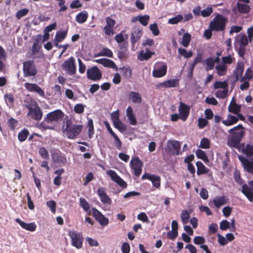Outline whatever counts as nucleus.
Here are the masks:
<instances>
[{"label":"nucleus","instance_id":"obj_1","mask_svg":"<svg viewBox=\"0 0 253 253\" xmlns=\"http://www.w3.org/2000/svg\"><path fill=\"white\" fill-rule=\"evenodd\" d=\"M64 117V113L60 110H56L48 113L44 119V121L54 126V127L61 122Z\"/></svg>","mask_w":253,"mask_h":253},{"label":"nucleus","instance_id":"obj_2","mask_svg":"<svg viewBox=\"0 0 253 253\" xmlns=\"http://www.w3.org/2000/svg\"><path fill=\"white\" fill-rule=\"evenodd\" d=\"M227 19L221 14H218L210 23L211 30L223 31L225 27Z\"/></svg>","mask_w":253,"mask_h":253},{"label":"nucleus","instance_id":"obj_3","mask_svg":"<svg viewBox=\"0 0 253 253\" xmlns=\"http://www.w3.org/2000/svg\"><path fill=\"white\" fill-rule=\"evenodd\" d=\"M82 129V126L73 124L68 122L65 129V133L69 139H74L80 134Z\"/></svg>","mask_w":253,"mask_h":253},{"label":"nucleus","instance_id":"obj_4","mask_svg":"<svg viewBox=\"0 0 253 253\" xmlns=\"http://www.w3.org/2000/svg\"><path fill=\"white\" fill-rule=\"evenodd\" d=\"M69 235L71 239L72 245L78 249H81L84 240L82 235L74 231H69Z\"/></svg>","mask_w":253,"mask_h":253},{"label":"nucleus","instance_id":"obj_5","mask_svg":"<svg viewBox=\"0 0 253 253\" xmlns=\"http://www.w3.org/2000/svg\"><path fill=\"white\" fill-rule=\"evenodd\" d=\"M23 70L24 76L25 77L34 76L37 73L34 62L31 60L23 63Z\"/></svg>","mask_w":253,"mask_h":253},{"label":"nucleus","instance_id":"obj_6","mask_svg":"<svg viewBox=\"0 0 253 253\" xmlns=\"http://www.w3.org/2000/svg\"><path fill=\"white\" fill-rule=\"evenodd\" d=\"M111 117L116 128L122 132L126 130V126L120 120L119 111L118 110L112 112L111 114Z\"/></svg>","mask_w":253,"mask_h":253},{"label":"nucleus","instance_id":"obj_7","mask_svg":"<svg viewBox=\"0 0 253 253\" xmlns=\"http://www.w3.org/2000/svg\"><path fill=\"white\" fill-rule=\"evenodd\" d=\"M130 165L131 168L133 170L135 175L139 176L142 172V167L143 166L142 162L138 157H133L130 162Z\"/></svg>","mask_w":253,"mask_h":253},{"label":"nucleus","instance_id":"obj_8","mask_svg":"<svg viewBox=\"0 0 253 253\" xmlns=\"http://www.w3.org/2000/svg\"><path fill=\"white\" fill-rule=\"evenodd\" d=\"M167 150L171 154L179 155L180 152L181 143L176 140H169L167 142Z\"/></svg>","mask_w":253,"mask_h":253},{"label":"nucleus","instance_id":"obj_9","mask_svg":"<svg viewBox=\"0 0 253 253\" xmlns=\"http://www.w3.org/2000/svg\"><path fill=\"white\" fill-rule=\"evenodd\" d=\"M86 74L87 78L93 81H98L102 77L101 72L96 66L87 69Z\"/></svg>","mask_w":253,"mask_h":253},{"label":"nucleus","instance_id":"obj_10","mask_svg":"<svg viewBox=\"0 0 253 253\" xmlns=\"http://www.w3.org/2000/svg\"><path fill=\"white\" fill-rule=\"evenodd\" d=\"M142 35V30L139 28H135L133 29L130 36V41L132 45V50H135L137 47L135 43L139 41Z\"/></svg>","mask_w":253,"mask_h":253},{"label":"nucleus","instance_id":"obj_11","mask_svg":"<svg viewBox=\"0 0 253 253\" xmlns=\"http://www.w3.org/2000/svg\"><path fill=\"white\" fill-rule=\"evenodd\" d=\"M28 108L29 110L27 114L28 116H30L32 119L37 121L40 120L42 119V113L38 106H28Z\"/></svg>","mask_w":253,"mask_h":253},{"label":"nucleus","instance_id":"obj_12","mask_svg":"<svg viewBox=\"0 0 253 253\" xmlns=\"http://www.w3.org/2000/svg\"><path fill=\"white\" fill-rule=\"evenodd\" d=\"M92 214L99 224L103 226H107L109 223V219L103 215L95 208L92 209Z\"/></svg>","mask_w":253,"mask_h":253},{"label":"nucleus","instance_id":"obj_13","mask_svg":"<svg viewBox=\"0 0 253 253\" xmlns=\"http://www.w3.org/2000/svg\"><path fill=\"white\" fill-rule=\"evenodd\" d=\"M167 66L164 63H158L155 65L153 71V76L155 78L164 76L167 73Z\"/></svg>","mask_w":253,"mask_h":253},{"label":"nucleus","instance_id":"obj_14","mask_svg":"<svg viewBox=\"0 0 253 253\" xmlns=\"http://www.w3.org/2000/svg\"><path fill=\"white\" fill-rule=\"evenodd\" d=\"M63 69L69 75H72L76 72L74 59L73 57L69 58L64 62L62 65Z\"/></svg>","mask_w":253,"mask_h":253},{"label":"nucleus","instance_id":"obj_15","mask_svg":"<svg viewBox=\"0 0 253 253\" xmlns=\"http://www.w3.org/2000/svg\"><path fill=\"white\" fill-rule=\"evenodd\" d=\"M106 25L103 28L105 35L107 36L113 35L114 33V27L116 24L115 20L110 17H107L105 18Z\"/></svg>","mask_w":253,"mask_h":253},{"label":"nucleus","instance_id":"obj_16","mask_svg":"<svg viewBox=\"0 0 253 253\" xmlns=\"http://www.w3.org/2000/svg\"><path fill=\"white\" fill-rule=\"evenodd\" d=\"M106 173L111 177V179L117 183L120 186L122 187H126L127 184L126 182L121 178V177L113 170H108L106 171Z\"/></svg>","mask_w":253,"mask_h":253},{"label":"nucleus","instance_id":"obj_17","mask_svg":"<svg viewBox=\"0 0 253 253\" xmlns=\"http://www.w3.org/2000/svg\"><path fill=\"white\" fill-rule=\"evenodd\" d=\"M249 185L250 187L247 184L243 185L242 192L250 201L253 202V180L249 182Z\"/></svg>","mask_w":253,"mask_h":253},{"label":"nucleus","instance_id":"obj_18","mask_svg":"<svg viewBox=\"0 0 253 253\" xmlns=\"http://www.w3.org/2000/svg\"><path fill=\"white\" fill-rule=\"evenodd\" d=\"M238 158L244 169L248 172L253 173V159H248L244 157L239 156Z\"/></svg>","mask_w":253,"mask_h":253},{"label":"nucleus","instance_id":"obj_19","mask_svg":"<svg viewBox=\"0 0 253 253\" xmlns=\"http://www.w3.org/2000/svg\"><path fill=\"white\" fill-rule=\"evenodd\" d=\"M97 194L99 197L102 203L106 205H110L112 203L111 198L107 195L105 189L103 187L99 188L97 190Z\"/></svg>","mask_w":253,"mask_h":253},{"label":"nucleus","instance_id":"obj_20","mask_svg":"<svg viewBox=\"0 0 253 253\" xmlns=\"http://www.w3.org/2000/svg\"><path fill=\"white\" fill-rule=\"evenodd\" d=\"M141 178L150 180L152 181L153 185L156 188H159L160 186V177L158 175L145 173L142 176Z\"/></svg>","mask_w":253,"mask_h":253},{"label":"nucleus","instance_id":"obj_21","mask_svg":"<svg viewBox=\"0 0 253 253\" xmlns=\"http://www.w3.org/2000/svg\"><path fill=\"white\" fill-rule=\"evenodd\" d=\"M94 61L96 63L102 65L105 67L111 68L116 70L118 69L115 62L111 60L106 58H101L96 59L94 60Z\"/></svg>","mask_w":253,"mask_h":253},{"label":"nucleus","instance_id":"obj_22","mask_svg":"<svg viewBox=\"0 0 253 253\" xmlns=\"http://www.w3.org/2000/svg\"><path fill=\"white\" fill-rule=\"evenodd\" d=\"M189 107L182 102H180L178 108L179 113L180 115V118L182 121H185L187 118L189 113Z\"/></svg>","mask_w":253,"mask_h":253},{"label":"nucleus","instance_id":"obj_23","mask_svg":"<svg viewBox=\"0 0 253 253\" xmlns=\"http://www.w3.org/2000/svg\"><path fill=\"white\" fill-rule=\"evenodd\" d=\"M15 221L18 223L22 228L28 231L33 232L36 229L37 225L34 222L27 223L21 220L19 218H16Z\"/></svg>","mask_w":253,"mask_h":253},{"label":"nucleus","instance_id":"obj_24","mask_svg":"<svg viewBox=\"0 0 253 253\" xmlns=\"http://www.w3.org/2000/svg\"><path fill=\"white\" fill-rule=\"evenodd\" d=\"M53 161L59 164L64 165L67 162V159L64 154L59 151L54 152L51 154Z\"/></svg>","mask_w":253,"mask_h":253},{"label":"nucleus","instance_id":"obj_25","mask_svg":"<svg viewBox=\"0 0 253 253\" xmlns=\"http://www.w3.org/2000/svg\"><path fill=\"white\" fill-rule=\"evenodd\" d=\"M229 132L232 135L242 139L244 134L243 127L242 125H238L234 128L230 129Z\"/></svg>","mask_w":253,"mask_h":253},{"label":"nucleus","instance_id":"obj_26","mask_svg":"<svg viewBox=\"0 0 253 253\" xmlns=\"http://www.w3.org/2000/svg\"><path fill=\"white\" fill-rule=\"evenodd\" d=\"M126 116L128 118L129 124L134 126L137 124V120L131 107L128 106L126 109Z\"/></svg>","mask_w":253,"mask_h":253},{"label":"nucleus","instance_id":"obj_27","mask_svg":"<svg viewBox=\"0 0 253 253\" xmlns=\"http://www.w3.org/2000/svg\"><path fill=\"white\" fill-rule=\"evenodd\" d=\"M128 99L134 103L139 104L141 102V96L137 92L130 91L128 94Z\"/></svg>","mask_w":253,"mask_h":253},{"label":"nucleus","instance_id":"obj_28","mask_svg":"<svg viewBox=\"0 0 253 253\" xmlns=\"http://www.w3.org/2000/svg\"><path fill=\"white\" fill-rule=\"evenodd\" d=\"M67 32L63 31H60L57 32L55 35L54 43L56 46H58V43L62 42L66 37Z\"/></svg>","mask_w":253,"mask_h":253},{"label":"nucleus","instance_id":"obj_29","mask_svg":"<svg viewBox=\"0 0 253 253\" xmlns=\"http://www.w3.org/2000/svg\"><path fill=\"white\" fill-rule=\"evenodd\" d=\"M244 70V63L242 62H238L237 67L234 72V74L237 80L242 76Z\"/></svg>","mask_w":253,"mask_h":253},{"label":"nucleus","instance_id":"obj_30","mask_svg":"<svg viewBox=\"0 0 253 253\" xmlns=\"http://www.w3.org/2000/svg\"><path fill=\"white\" fill-rule=\"evenodd\" d=\"M228 110L229 112L234 114H238L241 110V107L234 101V98H233L232 101L228 106Z\"/></svg>","mask_w":253,"mask_h":253},{"label":"nucleus","instance_id":"obj_31","mask_svg":"<svg viewBox=\"0 0 253 253\" xmlns=\"http://www.w3.org/2000/svg\"><path fill=\"white\" fill-rule=\"evenodd\" d=\"M215 70L217 75L219 76H223L227 73V66L224 63H217L215 66Z\"/></svg>","mask_w":253,"mask_h":253},{"label":"nucleus","instance_id":"obj_32","mask_svg":"<svg viewBox=\"0 0 253 253\" xmlns=\"http://www.w3.org/2000/svg\"><path fill=\"white\" fill-rule=\"evenodd\" d=\"M238 121V118L236 116L232 115H228L227 118L222 121V123L226 126H230L236 124Z\"/></svg>","mask_w":253,"mask_h":253},{"label":"nucleus","instance_id":"obj_33","mask_svg":"<svg viewBox=\"0 0 253 253\" xmlns=\"http://www.w3.org/2000/svg\"><path fill=\"white\" fill-rule=\"evenodd\" d=\"M227 202V199L225 196L215 197L213 200V203L215 207L219 208L221 206L225 204Z\"/></svg>","mask_w":253,"mask_h":253},{"label":"nucleus","instance_id":"obj_34","mask_svg":"<svg viewBox=\"0 0 253 253\" xmlns=\"http://www.w3.org/2000/svg\"><path fill=\"white\" fill-rule=\"evenodd\" d=\"M87 18V12L86 11H82L77 15L76 21L79 24H83L86 21Z\"/></svg>","mask_w":253,"mask_h":253},{"label":"nucleus","instance_id":"obj_35","mask_svg":"<svg viewBox=\"0 0 253 253\" xmlns=\"http://www.w3.org/2000/svg\"><path fill=\"white\" fill-rule=\"evenodd\" d=\"M153 54H154V52H151L149 50H146L145 52L141 51L138 55V59L140 61L147 60Z\"/></svg>","mask_w":253,"mask_h":253},{"label":"nucleus","instance_id":"obj_36","mask_svg":"<svg viewBox=\"0 0 253 253\" xmlns=\"http://www.w3.org/2000/svg\"><path fill=\"white\" fill-rule=\"evenodd\" d=\"M178 84V80L177 79H173L166 81L161 84L162 86L165 87H174Z\"/></svg>","mask_w":253,"mask_h":253},{"label":"nucleus","instance_id":"obj_37","mask_svg":"<svg viewBox=\"0 0 253 253\" xmlns=\"http://www.w3.org/2000/svg\"><path fill=\"white\" fill-rule=\"evenodd\" d=\"M203 65L207 71L213 69L215 65L213 63V57H211L206 59L203 62Z\"/></svg>","mask_w":253,"mask_h":253},{"label":"nucleus","instance_id":"obj_38","mask_svg":"<svg viewBox=\"0 0 253 253\" xmlns=\"http://www.w3.org/2000/svg\"><path fill=\"white\" fill-rule=\"evenodd\" d=\"M80 205L88 214L92 213V210H90L89 205L85 199L83 198H80Z\"/></svg>","mask_w":253,"mask_h":253},{"label":"nucleus","instance_id":"obj_39","mask_svg":"<svg viewBox=\"0 0 253 253\" xmlns=\"http://www.w3.org/2000/svg\"><path fill=\"white\" fill-rule=\"evenodd\" d=\"M241 140V138L232 135L228 138V144L230 147H237L240 143Z\"/></svg>","mask_w":253,"mask_h":253},{"label":"nucleus","instance_id":"obj_40","mask_svg":"<svg viewBox=\"0 0 253 253\" xmlns=\"http://www.w3.org/2000/svg\"><path fill=\"white\" fill-rule=\"evenodd\" d=\"M191 41V35L188 33L184 34L182 37L180 43L185 47H187Z\"/></svg>","mask_w":253,"mask_h":253},{"label":"nucleus","instance_id":"obj_41","mask_svg":"<svg viewBox=\"0 0 253 253\" xmlns=\"http://www.w3.org/2000/svg\"><path fill=\"white\" fill-rule=\"evenodd\" d=\"M253 77V70L249 68L247 69L244 76L241 79L240 82H243L244 80H250Z\"/></svg>","mask_w":253,"mask_h":253},{"label":"nucleus","instance_id":"obj_42","mask_svg":"<svg viewBox=\"0 0 253 253\" xmlns=\"http://www.w3.org/2000/svg\"><path fill=\"white\" fill-rule=\"evenodd\" d=\"M196 166L197 167V174L200 175L201 174L205 173L207 172V170L205 166L201 162H197L196 163Z\"/></svg>","mask_w":253,"mask_h":253},{"label":"nucleus","instance_id":"obj_43","mask_svg":"<svg viewBox=\"0 0 253 253\" xmlns=\"http://www.w3.org/2000/svg\"><path fill=\"white\" fill-rule=\"evenodd\" d=\"M213 87L214 89L221 88L224 89L228 88V83L226 81L223 82L216 81L214 83Z\"/></svg>","mask_w":253,"mask_h":253},{"label":"nucleus","instance_id":"obj_44","mask_svg":"<svg viewBox=\"0 0 253 253\" xmlns=\"http://www.w3.org/2000/svg\"><path fill=\"white\" fill-rule=\"evenodd\" d=\"M183 19V16L181 14H178L174 17L169 19L168 23L172 25L176 24L181 22Z\"/></svg>","mask_w":253,"mask_h":253},{"label":"nucleus","instance_id":"obj_45","mask_svg":"<svg viewBox=\"0 0 253 253\" xmlns=\"http://www.w3.org/2000/svg\"><path fill=\"white\" fill-rule=\"evenodd\" d=\"M48 124L44 121L39 125L38 127L42 130H45L46 129L53 130L55 128L54 125L51 124L49 125H48Z\"/></svg>","mask_w":253,"mask_h":253},{"label":"nucleus","instance_id":"obj_46","mask_svg":"<svg viewBox=\"0 0 253 253\" xmlns=\"http://www.w3.org/2000/svg\"><path fill=\"white\" fill-rule=\"evenodd\" d=\"M87 127L88 137L91 138L94 134L93 123L91 119H88Z\"/></svg>","mask_w":253,"mask_h":253},{"label":"nucleus","instance_id":"obj_47","mask_svg":"<svg viewBox=\"0 0 253 253\" xmlns=\"http://www.w3.org/2000/svg\"><path fill=\"white\" fill-rule=\"evenodd\" d=\"M179 54L186 58H189L192 56V52L191 51H188L184 48H179L178 49Z\"/></svg>","mask_w":253,"mask_h":253},{"label":"nucleus","instance_id":"obj_48","mask_svg":"<svg viewBox=\"0 0 253 253\" xmlns=\"http://www.w3.org/2000/svg\"><path fill=\"white\" fill-rule=\"evenodd\" d=\"M242 151L247 156L253 155V146L249 144L244 146L242 148Z\"/></svg>","mask_w":253,"mask_h":253},{"label":"nucleus","instance_id":"obj_49","mask_svg":"<svg viewBox=\"0 0 253 253\" xmlns=\"http://www.w3.org/2000/svg\"><path fill=\"white\" fill-rule=\"evenodd\" d=\"M6 58V53L4 49L0 46V70L4 68L3 60Z\"/></svg>","mask_w":253,"mask_h":253},{"label":"nucleus","instance_id":"obj_50","mask_svg":"<svg viewBox=\"0 0 253 253\" xmlns=\"http://www.w3.org/2000/svg\"><path fill=\"white\" fill-rule=\"evenodd\" d=\"M196 154L198 158L203 160L204 162H208L209 161L208 158L204 151L198 149Z\"/></svg>","mask_w":253,"mask_h":253},{"label":"nucleus","instance_id":"obj_51","mask_svg":"<svg viewBox=\"0 0 253 253\" xmlns=\"http://www.w3.org/2000/svg\"><path fill=\"white\" fill-rule=\"evenodd\" d=\"M28 134V131L26 129H24L19 132L18 135V139L21 142L24 141L26 139Z\"/></svg>","mask_w":253,"mask_h":253},{"label":"nucleus","instance_id":"obj_52","mask_svg":"<svg viewBox=\"0 0 253 253\" xmlns=\"http://www.w3.org/2000/svg\"><path fill=\"white\" fill-rule=\"evenodd\" d=\"M228 93V88L223 90H218L215 92V96L219 98H224L226 97Z\"/></svg>","mask_w":253,"mask_h":253},{"label":"nucleus","instance_id":"obj_53","mask_svg":"<svg viewBox=\"0 0 253 253\" xmlns=\"http://www.w3.org/2000/svg\"><path fill=\"white\" fill-rule=\"evenodd\" d=\"M213 12V9L211 7L208 6L201 12V14L203 17L210 16Z\"/></svg>","mask_w":253,"mask_h":253},{"label":"nucleus","instance_id":"obj_54","mask_svg":"<svg viewBox=\"0 0 253 253\" xmlns=\"http://www.w3.org/2000/svg\"><path fill=\"white\" fill-rule=\"evenodd\" d=\"M190 217L189 213L187 211H183L181 214V218L183 224H186L189 221Z\"/></svg>","mask_w":253,"mask_h":253},{"label":"nucleus","instance_id":"obj_55","mask_svg":"<svg viewBox=\"0 0 253 253\" xmlns=\"http://www.w3.org/2000/svg\"><path fill=\"white\" fill-rule=\"evenodd\" d=\"M238 8L239 11L242 13H247L250 10L249 6L244 3H238Z\"/></svg>","mask_w":253,"mask_h":253},{"label":"nucleus","instance_id":"obj_56","mask_svg":"<svg viewBox=\"0 0 253 253\" xmlns=\"http://www.w3.org/2000/svg\"><path fill=\"white\" fill-rule=\"evenodd\" d=\"M29 12V9L24 8L18 10L16 14V17L18 19H21L22 17L26 16Z\"/></svg>","mask_w":253,"mask_h":253},{"label":"nucleus","instance_id":"obj_57","mask_svg":"<svg viewBox=\"0 0 253 253\" xmlns=\"http://www.w3.org/2000/svg\"><path fill=\"white\" fill-rule=\"evenodd\" d=\"M121 70L123 73V75L126 79H129L132 75L131 70L128 67H123Z\"/></svg>","mask_w":253,"mask_h":253},{"label":"nucleus","instance_id":"obj_58","mask_svg":"<svg viewBox=\"0 0 253 253\" xmlns=\"http://www.w3.org/2000/svg\"><path fill=\"white\" fill-rule=\"evenodd\" d=\"M210 140L207 138H204L201 140L199 147L203 149H208L210 147Z\"/></svg>","mask_w":253,"mask_h":253},{"label":"nucleus","instance_id":"obj_59","mask_svg":"<svg viewBox=\"0 0 253 253\" xmlns=\"http://www.w3.org/2000/svg\"><path fill=\"white\" fill-rule=\"evenodd\" d=\"M149 19V16L147 15L138 16V20L143 26H146L148 24Z\"/></svg>","mask_w":253,"mask_h":253},{"label":"nucleus","instance_id":"obj_60","mask_svg":"<svg viewBox=\"0 0 253 253\" xmlns=\"http://www.w3.org/2000/svg\"><path fill=\"white\" fill-rule=\"evenodd\" d=\"M234 178L235 181L239 184L242 185L243 184V181L242 179L241 178L240 172L238 170H235L234 172Z\"/></svg>","mask_w":253,"mask_h":253},{"label":"nucleus","instance_id":"obj_61","mask_svg":"<svg viewBox=\"0 0 253 253\" xmlns=\"http://www.w3.org/2000/svg\"><path fill=\"white\" fill-rule=\"evenodd\" d=\"M127 35H126L124 36L123 34L121 33L116 35L115 40L118 43H121L125 40V38H127Z\"/></svg>","mask_w":253,"mask_h":253},{"label":"nucleus","instance_id":"obj_62","mask_svg":"<svg viewBox=\"0 0 253 253\" xmlns=\"http://www.w3.org/2000/svg\"><path fill=\"white\" fill-rule=\"evenodd\" d=\"M47 206L50 209L52 212L55 213L56 211V204L54 201L50 200L47 201L46 203Z\"/></svg>","mask_w":253,"mask_h":253},{"label":"nucleus","instance_id":"obj_63","mask_svg":"<svg viewBox=\"0 0 253 253\" xmlns=\"http://www.w3.org/2000/svg\"><path fill=\"white\" fill-rule=\"evenodd\" d=\"M6 103L9 106H11L13 103V97L11 94H6L4 96Z\"/></svg>","mask_w":253,"mask_h":253},{"label":"nucleus","instance_id":"obj_64","mask_svg":"<svg viewBox=\"0 0 253 253\" xmlns=\"http://www.w3.org/2000/svg\"><path fill=\"white\" fill-rule=\"evenodd\" d=\"M39 152L43 159H47L48 158V152L44 147L40 148Z\"/></svg>","mask_w":253,"mask_h":253}]
</instances>
